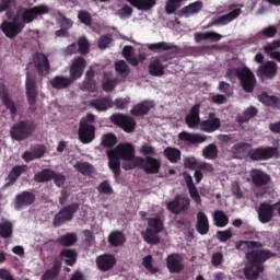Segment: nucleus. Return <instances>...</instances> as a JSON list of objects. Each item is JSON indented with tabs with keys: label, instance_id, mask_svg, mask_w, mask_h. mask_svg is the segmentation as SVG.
I'll list each match as a JSON object with an SVG mask.
<instances>
[{
	"label": "nucleus",
	"instance_id": "37",
	"mask_svg": "<svg viewBox=\"0 0 280 280\" xmlns=\"http://www.w3.org/2000/svg\"><path fill=\"white\" fill-rule=\"evenodd\" d=\"M149 72L151 75L160 77L164 73V67L156 59L152 60L149 65Z\"/></svg>",
	"mask_w": 280,
	"mask_h": 280
},
{
	"label": "nucleus",
	"instance_id": "40",
	"mask_svg": "<svg viewBox=\"0 0 280 280\" xmlns=\"http://www.w3.org/2000/svg\"><path fill=\"white\" fill-rule=\"evenodd\" d=\"M61 257L69 266H72L77 261V253L73 249L62 250Z\"/></svg>",
	"mask_w": 280,
	"mask_h": 280
},
{
	"label": "nucleus",
	"instance_id": "30",
	"mask_svg": "<svg viewBox=\"0 0 280 280\" xmlns=\"http://www.w3.org/2000/svg\"><path fill=\"white\" fill-rule=\"evenodd\" d=\"M179 140L186 141L188 143H202L206 142L207 138L197 133H188V132H182L178 136Z\"/></svg>",
	"mask_w": 280,
	"mask_h": 280
},
{
	"label": "nucleus",
	"instance_id": "5",
	"mask_svg": "<svg viewBox=\"0 0 280 280\" xmlns=\"http://www.w3.org/2000/svg\"><path fill=\"white\" fill-rule=\"evenodd\" d=\"M232 153L235 158L242 159L245 156L252 160H269L278 154L277 148H258L256 150L252 149V145L246 143L236 144L232 148Z\"/></svg>",
	"mask_w": 280,
	"mask_h": 280
},
{
	"label": "nucleus",
	"instance_id": "56",
	"mask_svg": "<svg viewBox=\"0 0 280 280\" xmlns=\"http://www.w3.org/2000/svg\"><path fill=\"white\" fill-rule=\"evenodd\" d=\"M223 258L224 256L222 253H213L211 256V264L218 267L223 262Z\"/></svg>",
	"mask_w": 280,
	"mask_h": 280
},
{
	"label": "nucleus",
	"instance_id": "34",
	"mask_svg": "<svg viewBox=\"0 0 280 280\" xmlns=\"http://www.w3.org/2000/svg\"><path fill=\"white\" fill-rule=\"evenodd\" d=\"M163 155L172 163H176L182 158V152L175 148H166L163 151Z\"/></svg>",
	"mask_w": 280,
	"mask_h": 280
},
{
	"label": "nucleus",
	"instance_id": "64",
	"mask_svg": "<svg viewBox=\"0 0 280 280\" xmlns=\"http://www.w3.org/2000/svg\"><path fill=\"white\" fill-rule=\"evenodd\" d=\"M51 179H55V183L59 187H61L65 184V182H66V177L62 174H59V173H56V172H55V175L52 176Z\"/></svg>",
	"mask_w": 280,
	"mask_h": 280
},
{
	"label": "nucleus",
	"instance_id": "52",
	"mask_svg": "<svg viewBox=\"0 0 280 280\" xmlns=\"http://www.w3.org/2000/svg\"><path fill=\"white\" fill-rule=\"evenodd\" d=\"M130 104V98H118L114 102V106H116V108L122 110L128 108V105Z\"/></svg>",
	"mask_w": 280,
	"mask_h": 280
},
{
	"label": "nucleus",
	"instance_id": "35",
	"mask_svg": "<svg viewBox=\"0 0 280 280\" xmlns=\"http://www.w3.org/2000/svg\"><path fill=\"white\" fill-rule=\"evenodd\" d=\"M202 10V2H192L191 4H188V7H184L182 9V14L184 16H191L194 14H197Z\"/></svg>",
	"mask_w": 280,
	"mask_h": 280
},
{
	"label": "nucleus",
	"instance_id": "10",
	"mask_svg": "<svg viewBox=\"0 0 280 280\" xmlns=\"http://www.w3.org/2000/svg\"><path fill=\"white\" fill-rule=\"evenodd\" d=\"M35 130V125L33 122H20L12 127L11 137L14 140L22 141L27 139Z\"/></svg>",
	"mask_w": 280,
	"mask_h": 280
},
{
	"label": "nucleus",
	"instance_id": "31",
	"mask_svg": "<svg viewBox=\"0 0 280 280\" xmlns=\"http://www.w3.org/2000/svg\"><path fill=\"white\" fill-rule=\"evenodd\" d=\"M27 170L25 165L21 166H15L13 170L10 172L8 178H7V184L4 187H9L10 185L14 184L15 180Z\"/></svg>",
	"mask_w": 280,
	"mask_h": 280
},
{
	"label": "nucleus",
	"instance_id": "41",
	"mask_svg": "<svg viewBox=\"0 0 280 280\" xmlns=\"http://www.w3.org/2000/svg\"><path fill=\"white\" fill-rule=\"evenodd\" d=\"M125 241V235L119 231L112 232V234H109V244L114 246L122 245Z\"/></svg>",
	"mask_w": 280,
	"mask_h": 280
},
{
	"label": "nucleus",
	"instance_id": "26",
	"mask_svg": "<svg viewBox=\"0 0 280 280\" xmlns=\"http://www.w3.org/2000/svg\"><path fill=\"white\" fill-rule=\"evenodd\" d=\"M0 100H2L3 104L11 112L13 116L16 115V107L13 101L8 95V92L3 84L0 83Z\"/></svg>",
	"mask_w": 280,
	"mask_h": 280
},
{
	"label": "nucleus",
	"instance_id": "14",
	"mask_svg": "<svg viewBox=\"0 0 280 280\" xmlns=\"http://www.w3.org/2000/svg\"><path fill=\"white\" fill-rule=\"evenodd\" d=\"M34 66L40 75H47L50 71V66L47 57L44 54H36L33 57L30 68Z\"/></svg>",
	"mask_w": 280,
	"mask_h": 280
},
{
	"label": "nucleus",
	"instance_id": "19",
	"mask_svg": "<svg viewBox=\"0 0 280 280\" xmlns=\"http://www.w3.org/2000/svg\"><path fill=\"white\" fill-rule=\"evenodd\" d=\"M117 259L113 255H101L98 258H96V266H98V269L102 271H108L114 268L116 265Z\"/></svg>",
	"mask_w": 280,
	"mask_h": 280
},
{
	"label": "nucleus",
	"instance_id": "29",
	"mask_svg": "<svg viewBox=\"0 0 280 280\" xmlns=\"http://www.w3.org/2000/svg\"><path fill=\"white\" fill-rule=\"evenodd\" d=\"M113 105V101L108 97L90 102V106L94 107L98 112H106L112 108Z\"/></svg>",
	"mask_w": 280,
	"mask_h": 280
},
{
	"label": "nucleus",
	"instance_id": "55",
	"mask_svg": "<svg viewBox=\"0 0 280 280\" xmlns=\"http://www.w3.org/2000/svg\"><path fill=\"white\" fill-rule=\"evenodd\" d=\"M79 52H81V55H85L89 51V42L88 39H85V37H81V39H79Z\"/></svg>",
	"mask_w": 280,
	"mask_h": 280
},
{
	"label": "nucleus",
	"instance_id": "11",
	"mask_svg": "<svg viewBox=\"0 0 280 280\" xmlns=\"http://www.w3.org/2000/svg\"><path fill=\"white\" fill-rule=\"evenodd\" d=\"M256 73L262 82L272 80L278 73V65L273 61H268L266 63H262L257 69Z\"/></svg>",
	"mask_w": 280,
	"mask_h": 280
},
{
	"label": "nucleus",
	"instance_id": "48",
	"mask_svg": "<svg viewBox=\"0 0 280 280\" xmlns=\"http://www.w3.org/2000/svg\"><path fill=\"white\" fill-rule=\"evenodd\" d=\"M257 115V109L254 107L248 108L244 112L242 116L238 117V122H247L250 118L255 117Z\"/></svg>",
	"mask_w": 280,
	"mask_h": 280
},
{
	"label": "nucleus",
	"instance_id": "54",
	"mask_svg": "<svg viewBox=\"0 0 280 280\" xmlns=\"http://www.w3.org/2000/svg\"><path fill=\"white\" fill-rule=\"evenodd\" d=\"M233 236L232 230L217 232V238L221 242H226Z\"/></svg>",
	"mask_w": 280,
	"mask_h": 280
},
{
	"label": "nucleus",
	"instance_id": "23",
	"mask_svg": "<svg viewBox=\"0 0 280 280\" xmlns=\"http://www.w3.org/2000/svg\"><path fill=\"white\" fill-rule=\"evenodd\" d=\"M280 48V39H273L270 44L264 46V52L268 55L271 59L280 62V52L277 50Z\"/></svg>",
	"mask_w": 280,
	"mask_h": 280
},
{
	"label": "nucleus",
	"instance_id": "60",
	"mask_svg": "<svg viewBox=\"0 0 280 280\" xmlns=\"http://www.w3.org/2000/svg\"><path fill=\"white\" fill-rule=\"evenodd\" d=\"M231 190H232V194L236 197V198H242L243 197V192L241 190V187H240V183L238 182H233L231 184Z\"/></svg>",
	"mask_w": 280,
	"mask_h": 280
},
{
	"label": "nucleus",
	"instance_id": "16",
	"mask_svg": "<svg viewBox=\"0 0 280 280\" xmlns=\"http://www.w3.org/2000/svg\"><path fill=\"white\" fill-rule=\"evenodd\" d=\"M26 94L28 98V103L34 106L37 101V86H36V78L27 73L26 79Z\"/></svg>",
	"mask_w": 280,
	"mask_h": 280
},
{
	"label": "nucleus",
	"instance_id": "44",
	"mask_svg": "<svg viewBox=\"0 0 280 280\" xmlns=\"http://www.w3.org/2000/svg\"><path fill=\"white\" fill-rule=\"evenodd\" d=\"M12 224L9 221H3L2 223H0V235L2 237H10L12 235Z\"/></svg>",
	"mask_w": 280,
	"mask_h": 280
},
{
	"label": "nucleus",
	"instance_id": "32",
	"mask_svg": "<svg viewBox=\"0 0 280 280\" xmlns=\"http://www.w3.org/2000/svg\"><path fill=\"white\" fill-rule=\"evenodd\" d=\"M116 73H118V82H121L128 78L130 69L125 61L120 60L116 62Z\"/></svg>",
	"mask_w": 280,
	"mask_h": 280
},
{
	"label": "nucleus",
	"instance_id": "63",
	"mask_svg": "<svg viewBox=\"0 0 280 280\" xmlns=\"http://www.w3.org/2000/svg\"><path fill=\"white\" fill-rule=\"evenodd\" d=\"M140 153L143 155H155V150L153 147L144 144L142 148H140Z\"/></svg>",
	"mask_w": 280,
	"mask_h": 280
},
{
	"label": "nucleus",
	"instance_id": "25",
	"mask_svg": "<svg viewBox=\"0 0 280 280\" xmlns=\"http://www.w3.org/2000/svg\"><path fill=\"white\" fill-rule=\"evenodd\" d=\"M154 107V103L151 101H144L138 105H136V107H133L131 109V115L133 116H143L147 115L150 109H152Z\"/></svg>",
	"mask_w": 280,
	"mask_h": 280
},
{
	"label": "nucleus",
	"instance_id": "45",
	"mask_svg": "<svg viewBox=\"0 0 280 280\" xmlns=\"http://www.w3.org/2000/svg\"><path fill=\"white\" fill-rule=\"evenodd\" d=\"M74 168L83 175L91 174L93 171V166L86 162H77V164H74Z\"/></svg>",
	"mask_w": 280,
	"mask_h": 280
},
{
	"label": "nucleus",
	"instance_id": "42",
	"mask_svg": "<svg viewBox=\"0 0 280 280\" xmlns=\"http://www.w3.org/2000/svg\"><path fill=\"white\" fill-rule=\"evenodd\" d=\"M202 155L207 160H215L218 158V148L214 144H209L202 150Z\"/></svg>",
	"mask_w": 280,
	"mask_h": 280
},
{
	"label": "nucleus",
	"instance_id": "50",
	"mask_svg": "<svg viewBox=\"0 0 280 280\" xmlns=\"http://www.w3.org/2000/svg\"><path fill=\"white\" fill-rule=\"evenodd\" d=\"M60 264H56L51 270L46 271L43 280H52L60 271Z\"/></svg>",
	"mask_w": 280,
	"mask_h": 280
},
{
	"label": "nucleus",
	"instance_id": "6",
	"mask_svg": "<svg viewBox=\"0 0 280 280\" xmlns=\"http://www.w3.org/2000/svg\"><path fill=\"white\" fill-rule=\"evenodd\" d=\"M86 62L83 58H77L70 66V78L58 75L50 81V84L56 90H63L71 85L72 80H78L82 77ZM72 79V80H71Z\"/></svg>",
	"mask_w": 280,
	"mask_h": 280
},
{
	"label": "nucleus",
	"instance_id": "27",
	"mask_svg": "<svg viewBox=\"0 0 280 280\" xmlns=\"http://www.w3.org/2000/svg\"><path fill=\"white\" fill-rule=\"evenodd\" d=\"M221 39L222 35H219V33H213L212 31L207 33H195L196 43H201L203 40L219 42Z\"/></svg>",
	"mask_w": 280,
	"mask_h": 280
},
{
	"label": "nucleus",
	"instance_id": "33",
	"mask_svg": "<svg viewBox=\"0 0 280 280\" xmlns=\"http://www.w3.org/2000/svg\"><path fill=\"white\" fill-rule=\"evenodd\" d=\"M214 225L219 228H224L229 224V217L222 210H215L212 214Z\"/></svg>",
	"mask_w": 280,
	"mask_h": 280
},
{
	"label": "nucleus",
	"instance_id": "9",
	"mask_svg": "<svg viewBox=\"0 0 280 280\" xmlns=\"http://www.w3.org/2000/svg\"><path fill=\"white\" fill-rule=\"evenodd\" d=\"M148 226L149 229L145 231V233H142L143 240L149 244L159 243V237L153 233H160L163 231V221L158 217L149 218Z\"/></svg>",
	"mask_w": 280,
	"mask_h": 280
},
{
	"label": "nucleus",
	"instance_id": "1",
	"mask_svg": "<svg viewBox=\"0 0 280 280\" xmlns=\"http://www.w3.org/2000/svg\"><path fill=\"white\" fill-rule=\"evenodd\" d=\"M135 147L130 143H120L116 149L107 150V159H109V168L114 174H120V161L122 160V168L125 171L136 167L142 168L147 174L159 173L161 161L154 158L136 156Z\"/></svg>",
	"mask_w": 280,
	"mask_h": 280
},
{
	"label": "nucleus",
	"instance_id": "43",
	"mask_svg": "<svg viewBox=\"0 0 280 280\" xmlns=\"http://www.w3.org/2000/svg\"><path fill=\"white\" fill-rule=\"evenodd\" d=\"M148 49L153 51L170 50L173 48L172 44H166V42H158L156 44H148Z\"/></svg>",
	"mask_w": 280,
	"mask_h": 280
},
{
	"label": "nucleus",
	"instance_id": "3",
	"mask_svg": "<svg viewBox=\"0 0 280 280\" xmlns=\"http://www.w3.org/2000/svg\"><path fill=\"white\" fill-rule=\"evenodd\" d=\"M49 12V7L46 4H39L33 9H19L16 15L12 18V13L8 11L5 20L1 24L2 32L9 38H14L24 28L25 24L32 23L37 16L47 14Z\"/></svg>",
	"mask_w": 280,
	"mask_h": 280
},
{
	"label": "nucleus",
	"instance_id": "62",
	"mask_svg": "<svg viewBox=\"0 0 280 280\" xmlns=\"http://www.w3.org/2000/svg\"><path fill=\"white\" fill-rule=\"evenodd\" d=\"M58 23L61 25L63 30H70L73 25V22L68 20V18H59Z\"/></svg>",
	"mask_w": 280,
	"mask_h": 280
},
{
	"label": "nucleus",
	"instance_id": "12",
	"mask_svg": "<svg viewBox=\"0 0 280 280\" xmlns=\"http://www.w3.org/2000/svg\"><path fill=\"white\" fill-rule=\"evenodd\" d=\"M190 207V199L185 196H176L173 201L166 203V208L173 213H180Z\"/></svg>",
	"mask_w": 280,
	"mask_h": 280
},
{
	"label": "nucleus",
	"instance_id": "38",
	"mask_svg": "<svg viewBox=\"0 0 280 280\" xmlns=\"http://www.w3.org/2000/svg\"><path fill=\"white\" fill-rule=\"evenodd\" d=\"M112 78V73L103 74V90H105L106 92H112L117 84V81L113 80Z\"/></svg>",
	"mask_w": 280,
	"mask_h": 280
},
{
	"label": "nucleus",
	"instance_id": "59",
	"mask_svg": "<svg viewBox=\"0 0 280 280\" xmlns=\"http://www.w3.org/2000/svg\"><path fill=\"white\" fill-rule=\"evenodd\" d=\"M13 7H15V0H1L0 13Z\"/></svg>",
	"mask_w": 280,
	"mask_h": 280
},
{
	"label": "nucleus",
	"instance_id": "58",
	"mask_svg": "<svg viewBox=\"0 0 280 280\" xmlns=\"http://www.w3.org/2000/svg\"><path fill=\"white\" fill-rule=\"evenodd\" d=\"M79 21L85 25L91 24V15L88 11H79Z\"/></svg>",
	"mask_w": 280,
	"mask_h": 280
},
{
	"label": "nucleus",
	"instance_id": "20",
	"mask_svg": "<svg viewBox=\"0 0 280 280\" xmlns=\"http://www.w3.org/2000/svg\"><path fill=\"white\" fill-rule=\"evenodd\" d=\"M166 266L171 272H180L184 269L183 257L177 254L168 255Z\"/></svg>",
	"mask_w": 280,
	"mask_h": 280
},
{
	"label": "nucleus",
	"instance_id": "13",
	"mask_svg": "<svg viewBox=\"0 0 280 280\" xmlns=\"http://www.w3.org/2000/svg\"><path fill=\"white\" fill-rule=\"evenodd\" d=\"M110 119H112V122L122 128L125 132L131 133L135 131L136 121L131 117L116 114V115H112Z\"/></svg>",
	"mask_w": 280,
	"mask_h": 280
},
{
	"label": "nucleus",
	"instance_id": "53",
	"mask_svg": "<svg viewBox=\"0 0 280 280\" xmlns=\"http://www.w3.org/2000/svg\"><path fill=\"white\" fill-rule=\"evenodd\" d=\"M132 9L131 7H122V9H118V15L122 20H127L132 15Z\"/></svg>",
	"mask_w": 280,
	"mask_h": 280
},
{
	"label": "nucleus",
	"instance_id": "49",
	"mask_svg": "<svg viewBox=\"0 0 280 280\" xmlns=\"http://www.w3.org/2000/svg\"><path fill=\"white\" fill-rule=\"evenodd\" d=\"M142 266L149 270L151 273H154L158 271L156 268H154L153 266V257L151 255H148L145 257H143L142 259Z\"/></svg>",
	"mask_w": 280,
	"mask_h": 280
},
{
	"label": "nucleus",
	"instance_id": "2",
	"mask_svg": "<svg viewBox=\"0 0 280 280\" xmlns=\"http://www.w3.org/2000/svg\"><path fill=\"white\" fill-rule=\"evenodd\" d=\"M235 247L246 253L248 262L244 269L245 277L250 280L257 279L264 271L262 262L269 259L272 254L262 249V246L256 242L241 241L235 244Z\"/></svg>",
	"mask_w": 280,
	"mask_h": 280
},
{
	"label": "nucleus",
	"instance_id": "36",
	"mask_svg": "<svg viewBox=\"0 0 280 280\" xmlns=\"http://www.w3.org/2000/svg\"><path fill=\"white\" fill-rule=\"evenodd\" d=\"M258 101H260L265 105L280 108V98H277L276 96H269L267 94H261L258 96Z\"/></svg>",
	"mask_w": 280,
	"mask_h": 280
},
{
	"label": "nucleus",
	"instance_id": "22",
	"mask_svg": "<svg viewBox=\"0 0 280 280\" xmlns=\"http://www.w3.org/2000/svg\"><path fill=\"white\" fill-rule=\"evenodd\" d=\"M275 207L268 203H261L258 208V218L262 223H268L273 218Z\"/></svg>",
	"mask_w": 280,
	"mask_h": 280
},
{
	"label": "nucleus",
	"instance_id": "46",
	"mask_svg": "<svg viewBox=\"0 0 280 280\" xmlns=\"http://www.w3.org/2000/svg\"><path fill=\"white\" fill-rule=\"evenodd\" d=\"M55 175V172L51 170H44L43 172L38 173L35 175V179L37 182H47L50 180L52 178V176Z\"/></svg>",
	"mask_w": 280,
	"mask_h": 280
},
{
	"label": "nucleus",
	"instance_id": "24",
	"mask_svg": "<svg viewBox=\"0 0 280 280\" xmlns=\"http://www.w3.org/2000/svg\"><path fill=\"white\" fill-rule=\"evenodd\" d=\"M210 225H209V219L207 214L203 211L197 212V231L205 235L209 232Z\"/></svg>",
	"mask_w": 280,
	"mask_h": 280
},
{
	"label": "nucleus",
	"instance_id": "28",
	"mask_svg": "<svg viewBox=\"0 0 280 280\" xmlns=\"http://www.w3.org/2000/svg\"><path fill=\"white\" fill-rule=\"evenodd\" d=\"M35 201V196L31 192H23L16 197L15 208L20 210L23 206L32 205Z\"/></svg>",
	"mask_w": 280,
	"mask_h": 280
},
{
	"label": "nucleus",
	"instance_id": "51",
	"mask_svg": "<svg viewBox=\"0 0 280 280\" xmlns=\"http://www.w3.org/2000/svg\"><path fill=\"white\" fill-rule=\"evenodd\" d=\"M59 242H60L61 245L70 246V245H73L77 242V236L74 234H67V235L62 236L59 240Z\"/></svg>",
	"mask_w": 280,
	"mask_h": 280
},
{
	"label": "nucleus",
	"instance_id": "8",
	"mask_svg": "<svg viewBox=\"0 0 280 280\" xmlns=\"http://www.w3.org/2000/svg\"><path fill=\"white\" fill-rule=\"evenodd\" d=\"M94 121L95 117L91 114H88V116L81 120V125L79 126V140H81L83 144L91 143L95 139Z\"/></svg>",
	"mask_w": 280,
	"mask_h": 280
},
{
	"label": "nucleus",
	"instance_id": "18",
	"mask_svg": "<svg viewBox=\"0 0 280 280\" xmlns=\"http://www.w3.org/2000/svg\"><path fill=\"white\" fill-rule=\"evenodd\" d=\"M183 178L188 187L189 196L197 205H201V197L194 184L192 177L187 172L183 173Z\"/></svg>",
	"mask_w": 280,
	"mask_h": 280
},
{
	"label": "nucleus",
	"instance_id": "17",
	"mask_svg": "<svg viewBox=\"0 0 280 280\" xmlns=\"http://www.w3.org/2000/svg\"><path fill=\"white\" fill-rule=\"evenodd\" d=\"M241 15V7L237 4H231L230 5V12L226 13V15H221L217 20V24L219 25H228L235 19H237Z\"/></svg>",
	"mask_w": 280,
	"mask_h": 280
},
{
	"label": "nucleus",
	"instance_id": "7",
	"mask_svg": "<svg viewBox=\"0 0 280 280\" xmlns=\"http://www.w3.org/2000/svg\"><path fill=\"white\" fill-rule=\"evenodd\" d=\"M226 78L232 82H235L238 79L246 92H253L257 83L254 73L245 65H241L240 68L229 69Z\"/></svg>",
	"mask_w": 280,
	"mask_h": 280
},
{
	"label": "nucleus",
	"instance_id": "57",
	"mask_svg": "<svg viewBox=\"0 0 280 280\" xmlns=\"http://www.w3.org/2000/svg\"><path fill=\"white\" fill-rule=\"evenodd\" d=\"M261 34L265 37L272 38L277 34V28L276 26H267L266 28H262Z\"/></svg>",
	"mask_w": 280,
	"mask_h": 280
},
{
	"label": "nucleus",
	"instance_id": "47",
	"mask_svg": "<svg viewBox=\"0 0 280 280\" xmlns=\"http://www.w3.org/2000/svg\"><path fill=\"white\" fill-rule=\"evenodd\" d=\"M101 143L107 148H110L117 143V138L113 133H106L103 135V138H101Z\"/></svg>",
	"mask_w": 280,
	"mask_h": 280
},
{
	"label": "nucleus",
	"instance_id": "4",
	"mask_svg": "<svg viewBox=\"0 0 280 280\" xmlns=\"http://www.w3.org/2000/svg\"><path fill=\"white\" fill-rule=\"evenodd\" d=\"M199 112L200 106L195 105L191 107L189 114L185 117V121L189 128H196L198 126L201 131L208 133H212L220 129L221 120L217 118L214 113H210L207 120L200 121Z\"/></svg>",
	"mask_w": 280,
	"mask_h": 280
},
{
	"label": "nucleus",
	"instance_id": "15",
	"mask_svg": "<svg viewBox=\"0 0 280 280\" xmlns=\"http://www.w3.org/2000/svg\"><path fill=\"white\" fill-rule=\"evenodd\" d=\"M79 209L78 203H72L69 207L62 209L54 220V224L56 226H60L61 224L66 223L67 221H70L73 218V213Z\"/></svg>",
	"mask_w": 280,
	"mask_h": 280
},
{
	"label": "nucleus",
	"instance_id": "39",
	"mask_svg": "<svg viewBox=\"0 0 280 280\" xmlns=\"http://www.w3.org/2000/svg\"><path fill=\"white\" fill-rule=\"evenodd\" d=\"M133 48L132 46H125V48H122V56H125V59H127V61H129L131 63V66H138L139 61L138 59L133 56Z\"/></svg>",
	"mask_w": 280,
	"mask_h": 280
},
{
	"label": "nucleus",
	"instance_id": "61",
	"mask_svg": "<svg viewBox=\"0 0 280 280\" xmlns=\"http://www.w3.org/2000/svg\"><path fill=\"white\" fill-rule=\"evenodd\" d=\"M0 279H2V280H15L14 277L12 276V273L5 268L0 269ZM25 280H28V279H25Z\"/></svg>",
	"mask_w": 280,
	"mask_h": 280
},
{
	"label": "nucleus",
	"instance_id": "21",
	"mask_svg": "<svg viewBox=\"0 0 280 280\" xmlns=\"http://www.w3.org/2000/svg\"><path fill=\"white\" fill-rule=\"evenodd\" d=\"M249 176L255 186H265L271 180L270 176L260 170L249 171Z\"/></svg>",
	"mask_w": 280,
	"mask_h": 280
}]
</instances>
